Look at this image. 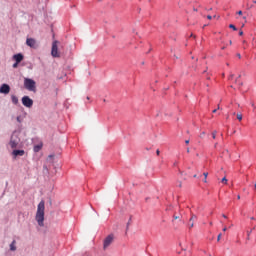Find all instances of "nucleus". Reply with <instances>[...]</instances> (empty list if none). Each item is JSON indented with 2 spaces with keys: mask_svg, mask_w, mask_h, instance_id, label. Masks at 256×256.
<instances>
[{
  "mask_svg": "<svg viewBox=\"0 0 256 256\" xmlns=\"http://www.w3.org/2000/svg\"><path fill=\"white\" fill-rule=\"evenodd\" d=\"M237 15H243V11H241V10L238 11V12H237Z\"/></svg>",
  "mask_w": 256,
  "mask_h": 256,
  "instance_id": "obj_28",
  "label": "nucleus"
},
{
  "mask_svg": "<svg viewBox=\"0 0 256 256\" xmlns=\"http://www.w3.org/2000/svg\"><path fill=\"white\" fill-rule=\"evenodd\" d=\"M18 66H19V63H17V62L13 64L14 69H17Z\"/></svg>",
  "mask_w": 256,
  "mask_h": 256,
  "instance_id": "obj_22",
  "label": "nucleus"
},
{
  "mask_svg": "<svg viewBox=\"0 0 256 256\" xmlns=\"http://www.w3.org/2000/svg\"><path fill=\"white\" fill-rule=\"evenodd\" d=\"M239 35H240V36L243 35V31H240V32H239Z\"/></svg>",
  "mask_w": 256,
  "mask_h": 256,
  "instance_id": "obj_35",
  "label": "nucleus"
},
{
  "mask_svg": "<svg viewBox=\"0 0 256 256\" xmlns=\"http://www.w3.org/2000/svg\"><path fill=\"white\" fill-rule=\"evenodd\" d=\"M237 79H241V75H238Z\"/></svg>",
  "mask_w": 256,
  "mask_h": 256,
  "instance_id": "obj_38",
  "label": "nucleus"
},
{
  "mask_svg": "<svg viewBox=\"0 0 256 256\" xmlns=\"http://www.w3.org/2000/svg\"><path fill=\"white\" fill-rule=\"evenodd\" d=\"M51 55L54 58L61 57V53H59V41H57V40L53 41V43H52Z\"/></svg>",
  "mask_w": 256,
  "mask_h": 256,
  "instance_id": "obj_4",
  "label": "nucleus"
},
{
  "mask_svg": "<svg viewBox=\"0 0 256 256\" xmlns=\"http://www.w3.org/2000/svg\"><path fill=\"white\" fill-rule=\"evenodd\" d=\"M221 236H222V234H221V233H220V234H218L217 241H221Z\"/></svg>",
  "mask_w": 256,
  "mask_h": 256,
  "instance_id": "obj_24",
  "label": "nucleus"
},
{
  "mask_svg": "<svg viewBox=\"0 0 256 256\" xmlns=\"http://www.w3.org/2000/svg\"><path fill=\"white\" fill-rule=\"evenodd\" d=\"M232 43H233V42L230 40V45H232Z\"/></svg>",
  "mask_w": 256,
  "mask_h": 256,
  "instance_id": "obj_44",
  "label": "nucleus"
},
{
  "mask_svg": "<svg viewBox=\"0 0 256 256\" xmlns=\"http://www.w3.org/2000/svg\"><path fill=\"white\" fill-rule=\"evenodd\" d=\"M222 217H223L224 219H227V215H225V214H223Z\"/></svg>",
  "mask_w": 256,
  "mask_h": 256,
  "instance_id": "obj_31",
  "label": "nucleus"
},
{
  "mask_svg": "<svg viewBox=\"0 0 256 256\" xmlns=\"http://www.w3.org/2000/svg\"><path fill=\"white\" fill-rule=\"evenodd\" d=\"M203 176H204L205 179H207V177L209 176V173L204 172V173H203Z\"/></svg>",
  "mask_w": 256,
  "mask_h": 256,
  "instance_id": "obj_23",
  "label": "nucleus"
},
{
  "mask_svg": "<svg viewBox=\"0 0 256 256\" xmlns=\"http://www.w3.org/2000/svg\"><path fill=\"white\" fill-rule=\"evenodd\" d=\"M213 113H217V109H214V110H213Z\"/></svg>",
  "mask_w": 256,
  "mask_h": 256,
  "instance_id": "obj_36",
  "label": "nucleus"
},
{
  "mask_svg": "<svg viewBox=\"0 0 256 256\" xmlns=\"http://www.w3.org/2000/svg\"><path fill=\"white\" fill-rule=\"evenodd\" d=\"M185 143H186V145H189V140H186Z\"/></svg>",
  "mask_w": 256,
  "mask_h": 256,
  "instance_id": "obj_34",
  "label": "nucleus"
},
{
  "mask_svg": "<svg viewBox=\"0 0 256 256\" xmlns=\"http://www.w3.org/2000/svg\"><path fill=\"white\" fill-rule=\"evenodd\" d=\"M222 231L225 233V231H227V226H224Z\"/></svg>",
  "mask_w": 256,
  "mask_h": 256,
  "instance_id": "obj_30",
  "label": "nucleus"
},
{
  "mask_svg": "<svg viewBox=\"0 0 256 256\" xmlns=\"http://www.w3.org/2000/svg\"><path fill=\"white\" fill-rule=\"evenodd\" d=\"M251 233L252 231H247V241H250L251 240Z\"/></svg>",
  "mask_w": 256,
  "mask_h": 256,
  "instance_id": "obj_17",
  "label": "nucleus"
},
{
  "mask_svg": "<svg viewBox=\"0 0 256 256\" xmlns=\"http://www.w3.org/2000/svg\"><path fill=\"white\" fill-rule=\"evenodd\" d=\"M22 105L28 109H31V107H33V99H31L29 96L22 97Z\"/></svg>",
  "mask_w": 256,
  "mask_h": 256,
  "instance_id": "obj_6",
  "label": "nucleus"
},
{
  "mask_svg": "<svg viewBox=\"0 0 256 256\" xmlns=\"http://www.w3.org/2000/svg\"><path fill=\"white\" fill-rule=\"evenodd\" d=\"M21 143V138H19V132H13L10 138V147L11 149H16L17 145Z\"/></svg>",
  "mask_w": 256,
  "mask_h": 256,
  "instance_id": "obj_3",
  "label": "nucleus"
},
{
  "mask_svg": "<svg viewBox=\"0 0 256 256\" xmlns=\"http://www.w3.org/2000/svg\"><path fill=\"white\" fill-rule=\"evenodd\" d=\"M26 45H28V47H31L32 49H37V41H35V39L33 38H27Z\"/></svg>",
  "mask_w": 256,
  "mask_h": 256,
  "instance_id": "obj_8",
  "label": "nucleus"
},
{
  "mask_svg": "<svg viewBox=\"0 0 256 256\" xmlns=\"http://www.w3.org/2000/svg\"><path fill=\"white\" fill-rule=\"evenodd\" d=\"M113 241H115V236L113 234L108 235L103 242V249L106 250L108 247H110L113 244Z\"/></svg>",
  "mask_w": 256,
  "mask_h": 256,
  "instance_id": "obj_5",
  "label": "nucleus"
},
{
  "mask_svg": "<svg viewBox=\"0 0 256 256\" xmlns=\"http://www.w3.org/2000/svg\"><path fill=\"white\" fill-rule=\"evenodd\" d=\"M227 67H229V63H226Z\"/></svg>",
  "mask_w": 256,
  "mask_h": 256,
  "instance_id": "obj_45",
  "label": "nucleus"
},
{
  "mask_svg": "<svg viewBox=\"0 0 256 256\" xmlns=\"http://www.w3.org/2000/svg\"><path fill=\"white\" fill-rule=\"evenodd\" d=\"M217 109L219 110V109H221V107L218 105V108H217Z\"/></svg>",
  "mask_w": 256,
  "mask_h": 256,
  "instance_id": "obj_42",
  "label": "nucleus"
},
{
  "mask_svg": "<svg viewBox=\"0 0 256 256\" xmlns=\"http://www.w3.org/2000/svg\"><path fill=\"white\" fill-rule=\"evenodd\" d=\"M11 100H12V103H13L14 105H18V104H19V98H18L17 96L12 95V96H11Z\"/></svg>",
  "mask_w": 256,
  "mask_h": 256,
  "instance_id": "obj_13",
  "label": "nucleus"
},
{
  "mask_svg": "<svg viewBox=\"0 0 256 256\" xmlns=\"http://www.w3.org/2000/svg\"><path fill=\"white\" fill-rule=\"evenodd\" d=\"M229 28H230V29H233V31H237V27H235V25H233V24H230V25H229Z\"/></svg>",
  "mask_w": 256,
  "mask_h": 256,
  "instance_id": "obj_19",
  "label": "nucleus"
},
{
  "mask_svg": "<svg viewBox=\"0 0 256 256\" xmlns=\"http://www.w3.org/2000/svg\"><path fill=\"white\" fill-rule=\"evenodd\" d=\"M11 91V87L9 84H2L0 87V93H3L4 95H9Z\"/></svg>",
  "mask_w": 256,
  "mask_h": 256,
  "instance_id": "obj_7",
  "label": "nucleus"
},
{
  "mask_svg": "<svg viewBox=\"0 0 256 256\" xmlns=\"http://www.w3.org/2000/svg\"><path fill=\"white\" fill-rule=\"evenodd\" d=\"M173 219H174V220H177V219H180V217L177 216V215H174V216H173Z\"/></svg>",
  "mask_w": 256,
  "mask_h": 256,
  "instance_id": "obj_26",
  "label": "nucleus"
},
{
  "mask_svg": "<svg viewBox=\"0 0 256 256\" xmlns=\"http://www.w3.org/2000/svg\"><path fill=\"white\" fill-rule=\"evenodd\" d=\"M41 149H43V144L42 143L35 145L34 148H33L34 153H39V151Z\"/></svg>",
  "mask_w": 256,
  "mask_h": 256,
  "instance_id": "obj_12",
  "label": "nucleus"
},
{
  "mask_svg": "<svg viewBox=\"0 0 256 256\" xmlns=\"http://www.w3.org/2000/svg\"><path fill=\"white\" fill-rule=\"evenodd\" d=\"M237 199H241V196H240V195H238V196H237Z\"/></svg>",
  "mask_w": 256,
  "mask_h": 256,
  "instance_id": "obj_39",
  "label": "nucleus"
},
{
  "mask_svg": "<svg viewBox=\"0 0 256 256\" xmlns=\"http://www.w3.org/2000/svg\"><path fill=\"white\" fill-rule=\"evenodd\" d=\"M17 121H18L19 123H21V119H20L19 117H17Z\"/></svg>",
  "mask_w": 256,
  "mask_h": 256,
  "instance_id": "obj_32",
  "label": "nucleus"
},
{
  "mask_svg": "<svg viewBox=\"0 0 256 256\" xmlns=\"http://www.w3.org/2000/svg\"><path fill=\"white\" fill-rule=\"evenodd\" d=\"M235 77L234 74H230L229 77H228V81H233V78Z\"/></svg>",
  "mask_w": 256,
  "mask_h": 256,
  "instance_id": "obj_20",
  "label": "nucleus"
},
{
  "mask_svg": "<svg viewBox=\"0 0 256 256\" xmlns=\"http://www.w3.org/2000/svg\"><path fill=\"white\" fill-rule=\"evenodd\" d=\"M200 137H201V139H203V138L205 137V132H202V133L200 134Z\"/></svg>",
  "mask_w": 256,
  "mask_h": 256,
  "instance_id": "obj_25",
  "label": "nucleus"
},
{
  "mask_svg": "<svg viewBox=\"0 0 256 256\" xmlns=\"http://www.w3.org/2000/svg\"><path fill=\"white\" fill-rule=\"evenodd\" d=\"M86 99H87V101H89V99H90V98H89V96H87V98H86Z\"/></svg>",
  "mask_w": 256,
  "mask_h": 256,
  "instance_id": "obj_41",
  "label": "nucleus"
},
{
  "mask_svg": "<svg viewBox=\"0 0 256 256\" xmlns=\"http://www.w3.org/2000/svg\"><path fill=\"white\" fill-rule=\"evenodd\" d=\"M17 241L13 240L10 244V251H17V246H15Z\"/></svg>",
  "mask_w": 256,
  "mask_h": 256,
  "instance_id": "obj_14",
  "label": "nucleus"
},
{
  "mask_svg": "<svg viewBox=\"0 0 256 256\" xmlns=\"http://www.w3.org/2000/svg\"><path fill=\"white\" fill-rule=\"evenodd\" d=\"M161 151L159 149L156 150V155H160Z\"/></svg>",
  "mask_w": 256,
  "mask_h": 256,
  "instance_id": "obj_29",
  "label": "nucleus"
},
{
  "mask_svg": "<svg viewBox=\"0 0 256 256\" xmlns=\"http://www.w3.org/2000/svg\"><path fill=\"white\" fill-rule=\"evenodd\" d=\"M24 87L27 89V91H32L33 93L37 92V84L35 80L31 78H25L24 79Z\"/></svg>",
  "mask_w": 256,
  "mask_h": 256,
  "instance_id": "obj_2",
  "label": "nucleus"
},
{
  "mask_svg": "<svg viewBox=\"0 0 256 256\" xmlns=\"http://www.w3.org/2000/svg\"><path fill=\"white\" fill-rule=\"evenodd\" d=\"M207 19H209V21H211V19H213V16L208 15V16H207Z\"/></svg>",
  "mask_w": 256,
  "mask_h": 256,
  "instance_id": "obj_27",
  "label": "nucleus"
},
{
  "mask_svg": "<svg viewBox=\"0 0 256 256\" xmlns=\"http://www.w3.org/2000/svg\"><path fill=\"white\" fill-rule=\"evenodd\" d=\"M35 220L37 221L39 227H44L45 225V201L42 200L37 206Z\"/></svg>",
  "mask_w": 256,
  "mask_h": 256,
  "instance_id": "obj_1",
  "label": "nucleus"
},
{
  "mask_svg": "<svg viewBox=\"0 0 256 256\" xmlns=\"http://www.w3.org/2000/svg\"><path fill=\"white\" fill-rule=\"evenodd\" d=\"M216 137H217V131H213L212 132V139H216Z\"/></svg>",
  "mask_w": 256,
  "mask_h": 256,
  "instance_id": "obj_21",
  "label": "nucleus"
},
{
  "mask_svg": "<svg viewBox=\"0 0 256 256\" xmlns=\"http://www.w3.org/2000/svg\"><path fill=\"white\" fill-rule=\"evenodd\" d=\"M204 183H207V178H204Z\"/></svg>",
  "mask_w": 256,
  "mask_h": 256,
  "instance_id": "obj_37",
  "label": "nucleus"
},
{
  "mask_svg": "<svg viewBox=\"0 0 256 256\" xmlns=\"http://www.w3.org/2000/svg\"><path fill=\"white\" fill-rule=\"evenodd\" d=\"M209 256H212L211 254H209Z\"/></svg>",
  "mask_w": 256,
  "mask_h": 256,
  "instance_id": "obj_47",
  "label": "nucleus"
},
{
  "mask_svg": "<svg viewBox=\"0 0 256 256\" xmlns=\"http://www.w3.org/2000/svg\"><path fill=\"white\" fill-rule=\"evenodd\" d=\"M236 117H237L238 121H243V114L238 113V114L236 115Z\"/></svg>",
  "mask_w": 256,
  "mask_h": 256,
  "instance_id": "obj_16",
  "label": "nucleus"
},
{
  "mask_svg": "<svg viewBox=\"0 0 256 256\" xmlns=\"http://www.w3.org/2000/svg\"><path fill=\"white\" fill-rule=\"evenodd\" d=\"M221 183H224V185H227L228 183L227 177H223L221 180Z\"/></svg>",
  "mask_w": 256,
  "mask_h": 256,
  "instance_id": "obj_18",
  "label": "nucleus"
},
{
  "mask_svg": "<svg viewBox=\"0 0 256 256\" xmlns=\"http://www.w3.org/2000/svg\"><path fill=\"white\" fill-rule=\"evenodd\" d=\"M12 155H14V157H23L25 150H13Z\"/></svg>",
  "mask_w": 256,
  "mask_h": 256,
  "instance_id": "obj_10",
  "label": "nucleus"
},
{
  "mask_svg": "<svg viewBox=\"0 0 256 256\" xmlns=\"http://www.w3.org/2000/svg\"><path fill=\"white\" fill-rule=\"evenodd\" d=\"M235 83H236V85H238V86H240V87H243V81H241V79L236 78V79H235Z\"/></svg>",
  "mask_w": 256,
  "mask_h": 256,
  "instance_id": "obj_15",
  "label": "nucleus"
},
{
  "mask_svg": "<svg viewBox=\"0 0 256 256\" xmlns=\"http://www.w3.org/2000/svg\"><path fill=\"white\" fill-rule=\"evenodd\" d=\"M189 151H190L189 148H187V153H189Z\"/></svg>",
  "mask_w": 256,
  "mask_h": 256,
  "instance_id": "obj_43",
  "label": "nucleus"
},
{
  "mask_svg": "<svg viewBox=\"0 0 256 256\" xmlns=\"http://www.w3.org/2000/svg\"><path fill=\"white\" fill-rule=\"evenodd\" d=\"M195 221H197V215L192 214L190 219H189V227H190V229H193V227L195 226Z\"/></svg>",
  "mask_w": 256,
  "mask_h": 256,
  "instance_id": "obj_9",
  "label": "nucleus"
},
{
  "mask_svg": "<svg viewBox=\"0 0 256 256\" xmlns=\"http://www.w3.org/2000/svg\"><path fill=\"white\" fill-rule=\"evenodd\" d=\"M194 177H197V175L195 174Z\"/></svg>",
  "mask_w": 256,
  "mask_h": 256,
  "instance_id": "obj_46",
  "label": "nucleus"
},
{
  "mask_svg": "<svg viewBox=\"0 0 256 256\" xmlns=\"http://www.w3.org/2000/svg\"><path fill=\"white\" fill-rule=\"evenodd\" d=\"M237 57H238L239 59H241V54H237Z\"/></svg>",
  "mask_w": 256,
  "mask_h": 256,
  "instance_id": "obj_33",
  "label": "nucleus"
},
{
  "mask_svg": "<svg viewBox=\"0 0 256 256\" xmlns=\"http://www.w3.org/2000/svg\"><path fill=\"white\" fill-rule=\"evenodd\" d=\"M213 18H214V19L217 18V15H214Z\"/></svg>",
  "mask_w": 256,
  "mask_h": 256,
  "instance_id": "obj_40",
  "label": "nucleus"
},
{
  "mask_svg": "<svg viewBox=\"0 0 256 256\" xmlns=\"http://www.w3.org/2000/svg\"><path fill=\"white\" fill-rule=\"evenodd\" d=\"M23 54H21V53H18V54H15L14 56H13V59H14V61H16V63H21V61H23Z\"/></svg>",
  "mask_w": 256,
  "mask_h": 256,
  "instance_id": "obj_11",
  "label": "nucleus"
}]
</instances>
